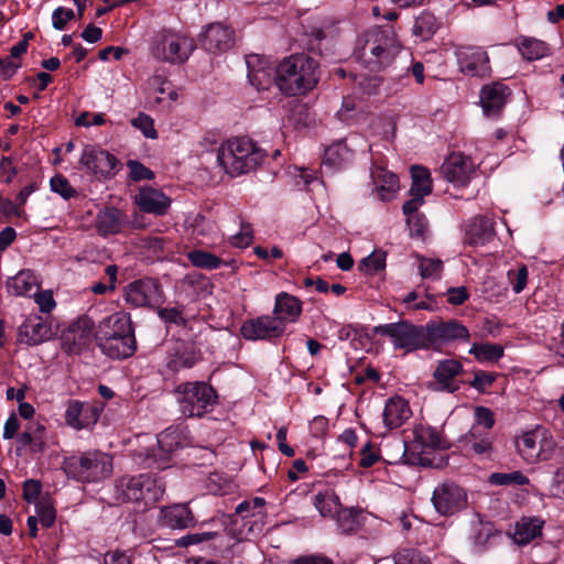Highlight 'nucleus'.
I'll list each match as a JSON object with an SVG mask.
<instances>
[{
	"label": "nucleus",
	"mask_w": 564,
	"mask_h": 564,
	"mask_svg": "<svg viewBox=\"0 0 564 564\" xmlns=\"http://www.w3.org/2000/svg\"><path fill=\"white\" fill-rule=\"evenodd\" d=\"M302 313V302L286 292H281L275 296L273 314L285 322H295Z\"/></svg>",
	"instance_id": "obj_29"
},
{
	"label": "nucleus",
	"mask_w": 564,
	"mask_h": 564,
	"mask_svg": "<svg viewBox=\"0 0 564 564\" xmlns=\"http://www.w3.org/2000/svg\"><path fill=\"white\" fill-rule=\"evenodd\" d=\"M371 180L373 191L377 193L379 199L383 202L391 200L399 189L398 176L381 166L371 170Z\"/></svg>",
	"instance_id": "obj_28"
},
{
	"label": "nucleus",
	"mask_w": 564,
	"mask_h": 564,
	"mask_svg": "<svg viewBox=\"0 0 564 564\" xmlns=\"http://www.w3.org/2000/svg\"><path fill=\"white\" fill-rule=\"evenodd\" d=\"M68 474L79 481L96 482L112 473L111 456L100 452H88L72 457L67 463Z\"/></svg>",
	"instance_id": "obj_6"
},
{
	"label": "nucleus",
	"mask_w": 564,
	"mask_h": 564,
	"mask_svg": "<svg viewBox=\"0 0 564 564\" xmlns=\"http://www.w3.org/2000/svg\"><path fill=\"white\" fill-rule=\"evenodd\" d=\"M543 429H536L521 434L517 441L519 455L529 464L539 462V447Z\"/></svg>",
	"instance_id": "obj_32"
},
{
	"label": "nucleus",
	"mask_w": 564,
	"mask_h": 564,
	"mask_svg": "<svg viewBox=\"0 0 564 564\" xmlns=\"http://www.w3.org/2000/svg\"><path fill=\"white\" fill-rule=\"evenodd\" d=\"M475 420L476 424L474 426H477L479 430L482 426L488 431L495 425L492 411L485 406H477L475 409Z\"/></svg>",
	"instance_id": "obj_63"
},
{
	"label": "nucleus",
	"mask_w": 564,
	"mask_h": 564,
	"mask_svg": "<svg viewBox=\"0 0 564 564\" xmlns=\"http://www.w3.org/2000/svg\"><path fill=\"white\" fill-rule=\"evenodd\" d=\"M546 460L564 462V441L561 443L554 442L552 437L547 436L546 431L543 429L539 447V462Z\"/></svg>",
	"instance_id": "obj_39"
},
{
	"label": "nucleus",
	"mask_w": 564,
	"mask_h": 564,
	"mask_svg": "<svg viewBox=\"0 0 564 564\" xmlns=\"http://www.w3.org/2000/svg\"><path fill=\"white\" fill-rule=\"evenodd\" d=\"M382 459L388 464L404 463L408 465H427V459L411 453L406 443L400 438H393L380 448Z\"/></svg>",
	"instance_id": "obj_21"
},
{
	"label": "nucleus",
	"mask_w": 564,
	"mask_h": 564,
	"mask_svg": "<svg viewBox=\"0 0 564 564\" xmlns=\"http://www.w3.org/2000/svg\"><path fill=\"white\" fill-rule=\"evenodd\" d=\"M463 440L477 455H489L492 452V436L489 432L482 433L477 426H473Z\"/></svg>",
	"instance_id": "obj_37"
},
{
	"label": "nucleus",
	"mask_w": 564,
	"mask_h": 564,
	"mask_svg": "<svg viewBox=\"0 0 564 564\" xmlns=\"http://www.w3.org/2000/svg\"><path fill=\"white\" fill-rule=\"evenodd\" d=\"M463 365L459 360H440L433 372L434 381L430 382L427 387L433 391L454 393L460 387L457 377L463 373Z\"/></svg>",
	"instance_id": "obj_15"
},
{
	"label": "nucleus",
	"mask_w": 564,
	"mask_h": 564,
	"mask_svg": "<svg viewBox=\"0 0 564 564\" xmlns=\"http://www.w3.org/2000/svg\"><path fill=\"white\" fill-rule=\"evenodd\" d=\"M95 324L84 315L74 321L61 335L62 347L68 354H78L87 347L94 334Z\"/></svg>",
	"instance_id": "obj_12"
},
{
	"label": "nucleus",
	"mask_w": 564,
	"mask_h": 564,
	"mask_svg": "<svg viewBox=\"0 0 564 564\" xmlns=\"http://www.w3.org/2000/svg\"><path fill=\"white\" fill-rule=\"evenodd\" d=\"M438 29L437 20L431 12H422L414 22L413 33L422 40H429Z\"/></svg>",
	"instance_id": "obj_44"
},
{
	"label": "nucleus",
	"mask_w": 564,
	"mask_h": 564,
	"mask_svg": "<svg viewBox=\"0 0 564 564\" xmlns=\"http://www.w3.org/2000/svg\"><path fill=\"white\" fill-rule=\"evenodd\" d=\"M199 359V355L196 351L194 345L187 343H181L174 349L167 361V367L172 371H180L182 369L192 368Z\"/></svg>",
	"instance_id": "obj_33"
},
{
	"label": "nucleus",
	"mask_w": 564,
	"mask_h": 564,
	"mask_svg": "<svg viewBox=\"0 0 564 564\" xmlns=\"http://www.w3.org/2000/svg\"><path fill=\"white\" fill-rule=\"evenodd\" d=\"M359 513L360 511L354 508H340L334 518L336 519L338 530L346 534L356 532L359 527Z\"/></svg>",
	"instance_id": "obj_45"
},
{
	"label": "nucleus",
	"mask_w": 564,
	"mask_h": 564,
	"mask_svg": "<svg viewBox=\"0 0 564 564\" xmlns=\"http://www.w3.org/2000/svg\"><path fill=\"white\" fill-rule=\"evenodd\" d=\"M412 415L409 403L401 397H392L387 400L382 417L388 430L398 429Z\"/></svg>",
	"instance_id": "obj_27"
},
{
	"label": "nucleus",
	"mask_w": 564,
	"mask_h": 564,
	"mask_svg": "<svg viewBox=\"0 0 564 564\" xmlns=\"http://www.w3.org/2000/svg\"><path fill=\"white\" fill-rule=\"evenodd\" d=\"M419 269L423 279H438L443 270V262L438 259L420 258Z\"/></svg>",
	"instance_id": "obj_54"
},
{
	"label": "nucleus",
	"mask_w": 564,
	"mask_h": 564,
	"mask_svg": "<svg viewBox=\"0 0 564 564\" xmlns=\"http://www.w3.org/2000/svg\"><path fill=\"white\" fill-rule=\"evenodd\" d=\"M318 63L305 55L284 58L276 67L275 85L285 95L296 96L312 90L318 83Z\"/></svg>",
	"instance_id": "obj_1"
},
{
	"label": "nucleus",
	"mask_w": 564,
	"mask_h": 564,
	"mask_svg": "<svg viewBox=\"0 0 564 564\" xmlns=\"http://www.w3.org/2000/svg\"><path fill=\"white\" fill-rule=\"evenodd\" d=\"M76 17L74 10L57 7L52 12V26L57 31H63L67 24V22L72 21Z\"/></svg>",
	"instance_id": "obj_58"
},
{
	"label": "nucleus",
	"mask_w": 564,
	"mask_h": 564,
	"mask_svg": "<svg viewBox=\"0 0 564 564\" xmlns=\"http://www.w3.org/2000/svg\"><path fill=\"white\" fill-rule=\"evenodd\" d=\"M96 221V227L100 235H116L121 230L123 214L118 208L106 207L98 213Z\"/></svg>",
	"instance_id": "obj_35"
},
{
	"label": "nucleus",
	"mask_w": 564,
	"mask_h": 564,
	"mask_svg": "<svg viewBox=\"0 0 564 564\" xmlns=\"http://www.w3.org/2000/svg\"><path fill=\"white\" fill-rule=\"evenodd\" d=\"M53 337L52 325L40 315H30L18 327V343L28 346H37Z\"/></svg>",
	"instance_id": "obj_16"
},
{
	"label": "nucleus",
	"mask_w": 564,
	"mask_h": 564,
	"mask_svg": "<svg viewBox=\"0 0 564 564\" xmlns=\"http://www.w3.org/2000/svg\"><path fill=\"white\" fill-rule=\"evenodd\" d=\"M98 346L101 351L112 359L128 358L132 356L137 349V341L134 335H129L120 338H105V341H99Z\"/></svg>",
	"instance_id": "obj_31"
},
{
	"label": "nucleus",
	"mask_w": 564,
	"mask_h": 564,
	"mask_svg": "<svg viewBox=\"0 0 564 564\" xmlns=\"http://www.w3.org/2000/svg\"><path fill=\"white\" fill-rule=\"evenodd\" d=\"M187 259L194 267L207 270L217 269L221 264V260L217 256L203 250L189 251Z\"/></svg>",
	"instance_id": "obj_48"
},
{
	"label": "nucleus",
	"mask_w": 564,
	"mask_h": 564,
	"mask_svg": "<svg viewBox=\"0 0 564 564\" xmlns=\"http://www.w3.org/2000/svg\"><path fill=\"white\" fill-rule=\"evenodd\" d=\"M544 521L539 517H522L514 524L513 541L527 545L542 534Z\"/></svg>",
	"instance_id": "obj_30"
},
{
	"label": "nucleus",
	"mask_w": 564,
	"mask_h": 564,
	"mask_svg": "<svg viewBox=\"0 0 564 564\" xmlns=\"http://www.w3.org/2000/svg\"><path fill=\"white\" fill-rule=\"evenodd\" d=\"M352 152L348 147L341 142H335L329 145L324 152L323 164L330 169H340L350 162Z\"/></svg>",
	"instance_id": "obj_36"
},
{
	"label": "nucleus",
	"mask_w": 564,
	"mask_h": 564,
	"mask_svg": "<svg viewBox=\"0 0 564 564\" xmlns=\"http://www.w3.org/2000/svg\"><path fill=\"white\" fill-rule=\"evenodd\" d=\"M165 491V482L161 477L150 474L138 476H123L115 484V499L117 502H139L145 505L156 502Z\"/></svg>",
	"instance_id": "obj_4"
},
{
	"label": "nucleus",
	"mask_w": 564,
	"mask_h": 564,
	"mask_svg": "<svg viewBox=\"0 0 564 564\" xmlns=\"http://www.w3.org/2000/svg\"><path fill=\"white\" fill-rule=\"evenodd\" d=\"M415 440L423 446L432 449H445L448 447L447 441L432 426H420L415 430Z\"/></svg>",
	"instance_id": "obj_41"
},
{
	"label": "nucleus",
	"mask_w": 564,
	"mask_h": 564,
	"mask_svg": "<svg viewBox=\"0 0 564 564\" xmlns=\"http://www.w3.org/2000/svg\"><path fill=\"white\" fill-rule=\"evenodd\" d=\"M7 288L11 294L23 296L30 294L33 289L37 288V284L30 271H20L15 276L8 280Z\"/></svg>",
	"instance_id": "obj_40"
},
{
	"label": "nucleus",
	"mask_w": 564,
	"mask_h": 564,
	"mask_svg": "<svg viewBox=\"0 0 564 564\" xmlns=\"http://www.w3.org/2000/svg\"><path fill=\"white\" fill-rule=\"evenodd\" d=\"M529 478L520 470L512 473H494L489 476V482L495 486L528 485Z\"/></svg>",
	"instance_id": "obj_49"
},
{
	"label": "nucleus",
	"mask_w": 564,
	"mask_h": 564,
	"mask_svg": "<svg viewBox=\"0 0 564 564\" xmlns=\"http://www.w3.org/2000/svg\"><path fill=\"white\" fill-rule=\"evenodd\" d=\"M514 45L521 56L529 62L541 59L550 53L549 45L535 37L520 35L516 39Z\"/></svg>",
	"instance_id": "obj_34"
},
{
	"label": "nucleus",
	"mask_w": 564,
	"mask_h": 564,
	"mask_svg": "<svg viewBox=\"0 0 564 564\" xmlns=\"http://www.w3.org/2000/svg\"><path fill=\"white\" fill-rule=\"evenodd\" d=\"M443 176L457 187L466 186L475 173L474 164L463 153H452L441 166Z\"/></svg>",
	"instance_id": "obj_18"
},
{
	"label": "nucleus",
	"mask_w": 564,
	"mask_h": 564,
	"mask_svg": "<svg viewBox=\"0 0 564 564\" xmlns=\"http://www.w3.org/2000/svg\"><path fill=\"white\" fill-rule=\"evenodd\" d=\"M36 518L43 527L50 528L54 524L56 512L50 498H42L35 503Z\"/></svg>",
	"instance_id": "obj_50"
},
{
	"label": "nucleus",
	"mask_w": 564,
	"mask_h": 564,
	"mask_svg": "<svg viewBox=\"0 0 564 564\" xmlns=\"http://www.w3.org/2000/svg\"><path fill=\"white\" fill-rule=\"evenodd\" d=\"M264 156V151L248 138L229 139L217 150L218 165L232 177L254 171Z\"/></svg>",
	"instance_id": "obj_2"
},
{
	"label": "nucleus",
	"mask_w": 564,
	"mask_h": 564,
	"mask_svg": "<svg viewBox=\"0 0 564 564\" xmlns=\"http://www.w3.org/2000/svg\"><path fill=\"white\" fill-rule=\"evenodd\" d=\"M432 503L441 516H453L466 508L467 494L457 484L444 481L434 488Z\"/></svg>",
	"instance_id": "obj_10"
},
{
	"label": "nucleus",
	"mask_w": 564,
	"mask_h": 564,
	"mask_svg": "<svg viewBox=\"0 0 564 564\" xmlns=\"http://www.w3.org/2000/svg\"><path fill=\"white\" fill-rule=\"evenodd\" d=\"M400 50V43L392 28L375 29L360 40L355 54L368 68L379 70L394 59Z\"/></svg>",
	"instance_id": "obj_3"
},
{
	"label": "nucleus",
	"mask_w": 564,
	"mask_h": 564,
	"mask_svg": "<svg viewBox=\"0 0 564 564\" xmlns=\"http://www.w3.org/2000/svg\"><path fill=\"white\" fill-rule=\"evenodd\" d=\"M509 281L511 282L512 290L514 293H520L527 285L528 281V269L522 265L517 271H510L508 273Z\"/></svg>",
	"instance_id": "obj_60"
},
{
	"label": "nucleus",
	"mask_w": 564,
	"mask_h": 564,
	"mask_svg": "<svg viewBox=\"0 0 564 564\" xmlns=\"http://www.w3.org/2000/svg\"><path fill=\"white\" fill-rule=\"evenodd\" d=\"M253 239L250 224L242 223L240 231L231 237V243L238 248L248 247Z\"/></svg>",
	"instance_id": "obj_64"
},
{
	"label": "nucleus",
	"mask_w": 564,
	"mask_h": 564,
	"mask_svg": "<svg viewBox=\"0 0 564 564\" xmlns=\"http://www.w3.org/2000/svg\"><path fill=\"white\" fill-rule=\"evenodd\" d=\"M509 96L510 89L501 83L484 86L480 91V104L484 113L487 117H498Z\"/></svg>",
	"instance_id": "obj_22"
},
{
	"label": "nucleus",
	"mask_w": 564,
	"mask_h": 564,
	"mask_svg": "<svg viewBox=\"0 0 564 564\" xmlns=\"http://www.w3.org/2000/svg\"><path fill=\"white\" fill-rule=\"evenodd\" d=\"M196 519L187 503H175L161 509L160 523L173 530L193 528Z\"/></svg>",
	"instance_id": "obj_23"
},
{
	"label": "nucleus",
	"mask_w": 564,
	"mask_h": 564,
	"mask_svg": "<svg viewBox=\"0 0 564 564\" xmlns=\"http://www.w3.org/2000/svg\"><path fill=\"white\" fill-rule=\"evenodd\" d=\"M314 506L324 518H335L341 508L338 496L330 490L315 495Z\"/></svg>",
	"instance_id": "obj_42"
},
{
	"label": "nucleus",
	"mask_w": 564,
	"mask_h": 564,
	"mask_svg": "<svg viewBox=\"0 0 564 564\" xmlns=\"http://www.w3.org/2000/svg\"><path fill=\"white\" fill-rule=\"evenodd\" d=\"M235 42L234 30L221 23H212L203 34V46L212 53L229 50Z\"/></svg>",
	"instance_id": "obj_24"
},
{
	"label": "nucleus",
	"mask_w": 564,
	"mask_h": 564,
	"mask_svg": "<svg viewBox=\"0 0 564 564\" xmlns=\"http://www.w3.org/2000/svg\"><path fill=\"white\" fill-rule=\"evenodd\" d=\"M99 417L98 410L78 400H70L65 412V421L75 430H83L94 425Z\"/></svg>",
	"instance_id": "obj_25"
},
{
	"label": "nucleus",
	"mask_w": 564,
	"mask_h": 564,
	"mask_svg": "<svg viewBox=\"0 0 564 564\" xmlns=\"http://www.w3.org/2000/svg\"><path fill=\"white\" fill-rule=\"evenodd\" d=\"M359 268L369 274L378 273L386 268V252L373 251L361 260Z\"/></svg>",
	"instance_id": "obj_51"
},
{
	"label": "nucleus",
	"mask_w": 564,
	"mask_h": 564,
	"mask_svg": "<svg viewBox=\"0 0 564 564\" xmlns=\"http://www.w3.org/2000/svg\"><path fill=\"white\" fill-rule=\"evenodd\" d=\"M175 392L180 410L187 417H200L210 412L217 400L215 389L203 381L181 383Z\"/></svg>",
	"instance_id": "obj_5"
},
{
	"label": "nucleus",
	"mask_w": 564,
	"mask_h": 564,
	"mask_svg": "<svg viewBox=\"0 0 564 564\" xmlns=\"http://www.w3.org/2000/svg\"><path fill=\"white\" fill-rule=\"evenodd\" d=\"M158 315L166 324H174L176 326L186 325L182 306L161 307L158 310Z\"/></svg>",
	"instance_id": "obj_53"
},
{
	"label": "nucleus",
	"mask_w": 564,
	"mask_h": 564,
	"mask_svg": "<svg viewBox=\"0 0 564 564\" xmlns=\"http://www.w3.org/2000/svg\"><path fill=\"white\" fill-rule=\"evenodd\" d=\"M373 333L389 337L395 349H427L425 326H416L408 321L378 325Z\"/></svg>",
	"instance_id": "obj_7"
},
{
	"label": "nucleus",
	"mask_w": 564,
	"mask_h": 564,
	"mask_svg": "<svg viewBox=\"0 0 564 564\" xmlns=\"http://www.w3.org/2000/svg\"><path fill=\"white\" fill-rule=\"evenodd\" d=\"M496 376L492 372L476 371L471 381L468 384L479 392H485L492 386Z\"/></svg>",
	"instance_id": "obj_59"
},
{
	"label": "nucleus",
	"mask_w": 564,
	"mask_h": 564,
	"mask_svg": "<svg viewBox=\"0 0 564 564\" xmlns=\"http://www.w3.org/2000/svg\"><path fill=\"white\" fill-rule=\"evenodd\" d=\"M130 177L133 181L151 180L154 177L153 172L138 161L130 160L127 163Z\"/></svg>",
	"instance_id": "obj_62"
},
{
	"label": "nucleus",
	"mask_w": 564,
	"mask_h": 564,
	"mask_svg": "<svg viewBox=\"0 0 564 564\" xmlns=\"http://www.w3.org/2000/svg\"><path fill=\"white\" fill-rule=\"evenodd\" d=\"M394 564H431L420 552L413 549H403L393 556Z\"/></svg>",
	"instance_id": "obj_56"
},
{
	"label": "nucleus",
	"mask_w": 564,
	"mask_h": 564,
	"mask_svg": "<svg viewBox=\"0 0 564 564\" xmlns=\"http://www.w3.org/2000/svg\"><path fill=\"white\" fill-rule=\"evenodd\" d=\"M226 539L225 530L218 531H203L188 533L177 540H175V545L178 547H187L191 545L199 544L205 541H214V546H221Z\"/></svg>",
	"instance_id": "obj_38"
},
{
	"label": "nucleus",
	"mask_w": 564,
	"mask_h": 564,
	"mask_svg": "<svg viewBox=\"0 0 564 564\" xmlns=\"http://www.w3.org/2000/svg\"><path fill=\"white\" fill-rule=\"evenodd\" d=\"M411 198L403 204L402 210L403 214L406 216L408 225H411L413 221V218L417 215V209L423 205L424 203V196L427 194L417 193V192H410Z\"/></svg>",
	"instance_id": "obj_55"
},
{
	"label": "nucleus",
	"mask_w": 564,
	"mask_h": 564,
	"mask_svg": "<svg viewBox=\"0 0 564 564\" xmlns=\"http://www.w3.org/2000/svg\"><path fill=\"white\" fill-rule=\"evenodd\" d=\"M248 78L257 90L268 89L273 83L275 84L276 67L270 65L264 69H258L256 73L248 74Z\"/></svg>",
	"instance_id": "obj_47"
},
{
	"label": "nucleus",
	"mask_w": 564,
	"mask_h": 564,
	"mask_svg": "<svg viewBox=\"0 0 564 564\" xmlns=\"http://www.w3.org/2000/svg\"><path fill=\"white\" fill-rule=\"evenodd\" d=\"M412 185L410 192H417L423 194H431L432 192V180L430 171L420 165H413L411 167Z\"/></svg>",
	"instance_id": "obj_46"
},
{
	"label": "nucleus",
	"mask_w": 564,
	"mask_h": 564,
	"mask_svg": "<svg viewBox=\"0 0 564 564\" xmlns=\"http://www.w3.org/2000/svg\"><path fill=\"white\" fill-rule=\"evenodd\" d=\"M426 344L429 348H436L443 344L469 338V330L458 321L429 323L425 325Z\"/></svg>",
	"instance_id": "obj_13"
},
{
	"label": "nucleus",
	"mask_w": 564,
	"mask_h": 564,
	"mask_svg": "<svg viewBox=\"0 0 564 564\" xmlns=\"http://www.w3.org/2000/svg\"><path fill=\"white\" fill-rule=\"evenodd\" d=\"M123 297L133 307H154L162 302V285L154 278H141L124 286Z\"/></svg>",
	"instance_id": "obj_8"
},
{
	"label": "nucleus",
	"mask_w": 564,
	"mask_h": 564,
	"mask_svg": "<svg viewBox=\"0 0 564 564\" xmlns=\"http://www.w3.org/2000/svg\"><path fill=\"white\" fill-rule=\"evenodd\" d=\"M139 208L148 214L163 216L167 213L171 199L160 189L145 186L134 197Z\"/></svg>",
	"instance_id": "obj_26"
},
{
	"label": "nucleus",
	"mask_w": 564,
	"mask_h": 564,
	"mask_svg": "<svg viewBox=\"0 0 564 564\" xmlns=\"http://www.w3.org/2000/svg\"><path fill=\"white\" fill-rule=\"evenodd\" d=\"M459 69L468 75L486 77L491 73L488 53L480 46H460L456 51Z\"/></svg>",
	"instance_id": "obj_14"
},
{
	"label": "nucleus",
	"mask_w": 564,
	"mask_h": 564,
	"mask_svg": "<svg viewBox=\"0 0 564 564\" xmlns=\"http://www.w3.org/2000/svg\"><path fill=\"white\" fill-rule=\"evenodd\" d=\"M195 48L192 39L174 33L160 35L158 43L152 48V54L159 59L170 63H183Z\"/></svg>",
	"instance_id": "obj_9"
},
{
	"label": "nucleus",
	"mask_w": 564,
	"mask_h": 564,
	"mask_svg": "<svg viewBox=\"0 0 564 564\" xmlns=\"http://www.w3.org/2000/svg\"><path fill=\"white\" fill-rule=\"evenodd\" d=\"M469 354L474 355L478 361L492 362L500 359L503 355V347L499 344H474Z\"/></svg>",
	"instance_id": "obj_43"
},
{
	"label": "nucleus",
	"mask_w": 564,
	"mask_h": 564,
	"mask_svg": "<svg viewBox=\"0 0 564 564\" xmlns=\"http://www.w3.org/2000/svg\"><path fill=\"white\" fill-rule=\"evenodd\" d=\"M52 192L58 194L64 199L77 196V191L69 184L68 180L63 175H55L50 181Z\"/></svg>",
	"instance_id": "obj_52"
},
{
	"label": "nucleus",
	"mask_w": 564,
	"mask_h": 564,
	"mask_svg": "<svg viewBox=\"0 0 564 564\" xmlns=\"http://www.w3.org/2000/svg\"><path fill=\"white\" fill-rule=\"evenodd\" d=\"M285 332V325L281 318L274 315H261L247 319L240 328L241 336L247 340H272L281 337Z\"/></svg>",
	"instance_id": "obj_11"
},
{
	"label": "nucleus",
	"mask_w": 564,
	"mask_h": 564,
	"mask_svg": "<svg viewBox=\"0 0 564 564\" xmlns=\"http://www.w3.org/2000/svg\"><path fill=\"white\" fill-rule=\"evenodd\" d=\"M79 163L88 172L110 176L116 173L119 161L106 150L96 147H86L79 159Z\"/></svg>",
	"instance_id": "obj_17"
},
{
	"label": "nucleus",
	"mask_w": 564,
	"mask_h": 564,
	"mask_svg": "<svg viewBox=\"0 0 564 564\" xmlns=\"http://www.w3.org/2000/svg\"><path fill=\"white\" fill-rule=\"evenodd\" d=\"M42 490V484L36 479H28L23 482V499L29 503H36Z\"/></svg>",
	"instance_id": "obj_61"
},
{
	"label": "nucleus",
	"mask_w": 564,
	"mask_h": 564,
	"mask_svg": "<svg viewBox=\"0 0 564 564\" xmlns=\"http://www.w3.org/2000/svg\"><path fill=\"white\" fill-rule=\"evenodd\" d=\"M496 236L494 223L487 216L478 215L465 227L463 241L471 247L485 246Z\"/></svg>",
	"instance_id": "obj_19"
},
{
	"label": "nucleus",
	"mask_w": 564,
	"mask_h": 564,
	"mask_svg": "<svg viewBox=\"0 0 564 564\" xmlns=\"http://www.w3.org/2000/svg\"><path fill=\"white\" fill-rule=\"evenodd\" d=\"M131 124L134 128L141 130L145 138H149V139L158 138L156 130L154 129L153 119L150 116L141 112L138 115V117H135L131 120Z\"/></svg>",
	"instance_id": "obj_57"
},
{
	"label": "nucleus",
	"mask_w": 564,
	"mask_h": 564,
	"mask_svg": "<svg viewBox=\"0 0 564 564\" xmlns=\"http://www.w3.org/2000/svg\"><path fill=\"white\" fill-rule=\"evenodd\" d=\"M129 335H134V329L130 317L124 314H113L106 318H104L97 332L95 333V338L97 343L105 341V338H120Z\"/></svg>",
	"instance_id": "obj_20"
}]
</instances>
